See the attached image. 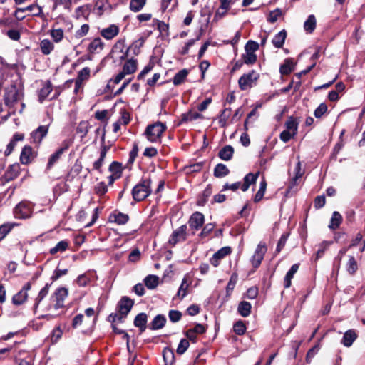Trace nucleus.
Returning <instances> with one entry per match:
<instances>
[{
  "label": "nucleus",
  "mask_w": 365,
  "mask_h": 365,
  "mask_svg": "<svg viewBox=\"0 0 365 365\" xmlns=\"http://www.w3.org/2000/svg\"><path fill=\"white\" fill-rule=\"evenodd\" d=\"M151 182L150 178H143L141 180L133 187L132 195L135 202L143 200L150 194Z\"/></svg>",
  "instance_id": "nucleus-1"
},
{
  "label": "nucleus",
  "mask_w": 365,
  "mask_h": 365,
  "mask_svg": "<svg viewBox=\"0 0 365 365\" xmlns=\"http://www.w3.org/2000/svg\"><path fill=\"white\" fill-rule=\"evenodd\" d=\"M20 96L21 94L16 86L11 85L5 88L4 100L5 105L9 110V113H15V105L17 104L20 100Z\"/></svg>",
  "instance_id": "nucleus-2"
},
{
  "label": "nucleus",
  "mask_w": 365,
  "mask_h": 365,
  "mask_svg": "<svg viewBox=\"0 0 365 365\" xmlns=\"http://www.w3.org/2000/svg\"><path fill=\"white\" fill-rule=\"evenodd\" d=\"M167 127L165 124L160 121H157L153 124H150L146 127L144 135L151 143H155L160 140L163 133L165 131Z\"/></svg>",
  "instance_id": "nucleus-3"
},
{
  "label": "nucleus",
  "mask_w": 365,
  "mask_h": 365,
  "mask_svg": "<svg viewBox=\"0 0 365 365\" xmlns=\"http://www.w3.org/2000/svg\"><path fill=\"white\" fill-rule=\"evenodd\" d=\"M260 75L255 70L252 69L249 72L244 73L238 79L239 88L241 91H246L257 85Z\"/></svg>",
  "instance_id": "nucleus-4"
},
{
  "label": "nucleus",
  "mask_w": 365,
  "mask_h": 365,
  "mask_svg": "<svg viewBox=\"0 0 365 365\" xmlns=\"http://www.w3.org/2000/svg\"><path fill=\"white\" fill-rule=\"evenodd\" d=\"M68 297V289L65 287H59L53 292L50 298V304L47 310L54 309L58 310L64 307V300Z\"/></svg>",
  "instance_id": "nucleus-5"
},
{
  "label": "nucleus",
  "mask_w": 365,
  "mask_h": 365,
  "mask_svg": "<svg viewBox=\"0 0 365 365\" xmlns=\"http://www.w3.org/2000/svg\"><path fill=\"white\" fill-rule=\"evenodd\" d=\"M125 165L118 161H113L108 166V171L110 175L107 177L108 180V185L112 186L115 180L122 178L123 170L126 169Z\"/></svg>",
  "instance_id": "nucleus-6"
},
{
  "label": "nucleus",
  "mask_w": 365,
  "mask_h": 365,
  "mask_svg": "<svg viewBox=\"0 0 365 365\" xmlns=\"http://www.w3.org/2000/svg\"><path fill=\"white\" fill-rule=\"evenodd\" d=\"M187 225H183L174 230L169 238L168 244L174 247L179 242H185L187 237Z\"/></svg>",
  "instance_id": "nucleus-7"
},
{
  "label": "nucleus",
  "mask_w": 365,
  "mask_h": 365,
  "mask_svg": "<svg viewBox=\"0 0 365 365\" xmlns=\"http://www.w3.org/2000/svg\"><path fill=\"white\" fill-rule=\"evenodd\" d=\"M110 145H105V135H103L101 138V146L100 156L97 160L93 163V170H96L99 173H103L102 167L105 162V159L108 151L110 150Z\"/></svg>",
  "instance_id": "nucleus-8"
},
{
  "label": "nucleus",
  "mask_w": 365,
  "mask_h": 365,
  "mask_svg": "<svg viewBox=\"0 0 365 365\" xmlns=\"http://www.w3.org/2000/svg\"><path fill=\"white\" fill-rule=\"evenodd\" d=\"M267 250V249L265 243L259 242L257 245L255 253L250 259V262L253 268L257 269L260 266Z\"/></svg>",
  "instance_id": "nucleus-9"
},
{
  "label": "nucleus",
  "mask_w": 365,
  "mask_h": 365,
  "mask_svg": "<svg viewBox=\"0 0 365 365\" xmlns=\"http://www.w3.org/2000/svg\"><path fill=\"white\" fill-rule=\"evenodd\" d=\"M38 153L35 151L30 145H25L20 154V162L23 165L31 164L37 157Z\"/></svg>",
  "instance_id": "nucleus-10"
},
{
  "label": "nucleus",
  "mask_w": 365,
  "mask_h": 365,
  "mask_svg": "<svg viewBox=\"0 0 365 365\" xmlns=\"http://www.w3.org/2000/svg\"><path fill=\"white\" fill-rule=\"evenodd\" d=\"M31 289V283L30 282H26L21 289L14 294L12 297V303L14 305H21L26 302L28 299V291Z\"/></svg>",
  "instance_id": "nucleus-11"
},
{
  "label": "nucleus",
  "mask_w": 365,
  "mask_h": 365,
  "mask_svg": "<svg viewBox=\"0 0 365 365\" xmlns=\"http://www.w3.org/2000/svg\"><path fill=\"white\" fill-rule=\"evenodd\" d=\"M48 132V125H40L36 130H33L31 134V143L37 145L41 143L43 138H45Z\"/></svg>",
  "instance_id": "nucleus-12"
},
{
  "label": "nucleus",
  "mask_w": 365,
  "mask_h": 365,
  "mask_svg": "<svg viewBox=\"0 0 365 365\" xmlns=\"http://www.w3.org/2000/svg\"><path fill=\"white\" fill-rule=\"evenodd\" d=\"M134 305V300L128 297H123L118 302L116 310L118 313L128 315Z\"/></svg>",
  "instance_id": "nucleus-13"
},
{
  "label": "nucleus",
  "mask_w": 365,
  "mask_h": 365,
  "mask_svg": "<svg viewBox=\"0 0 365 365\" xmlns=\"http://www.w3.org/2000/svg\"><path fill=\"white\" fill-rule=\"evenodd\" d=\"M232 252V248L230 246H225L218 250L210 258V264L217 267L220 263V260L225 258L226 256L230 255Z\"/></svg>",
  "instance_id": "nucleus-14"
},
{
  "label": "nucleus",
  "mask_w": 365,
  "mask_h": 365,
  "mask_svg": "<svg viewBox=\"0 0 365 365\" xmlns=\"http://www.w3.org/2000/svg\"><path fill=\"white\" fill-rule=\"evenodd\" d=\"M148 316L145 312H140L134 318L133 324L135 327L138 329L140 334L143 333L148 328Z\"/></svg>",
  "instance_id": "nucleus-15"
},
{
  "label": "nucleus",
  "mask_w": 365,
  "mask_h": 365,
  "mask_svg": "<svg viewBox=\"0 0 365 365\" xmlns=\"http://www.w3.org/2000/svg\"><path fill=\"white\" fill-rule=\"evenodd\" d=\"M20 173V165L19 163H14L8 168L7 170L4 175V177L1 178V180L3 178L6 182L13 180L16 178Z\"/></svg>",
  "instance_id": "nucleus-16"
},
{
  "label": "nucleus",
  "mask_w": 365,
  "mask_h": 365,
  "mask_svg": "<svg viewBox=\"0 0 365 365\" xmlns=\"http://www.w3.org/2000/svg\"><path fill=\"white\" fill-rule=\"evenodd\" d=\"M204 222V215L199 212H195L190 217L188 223L192 229L197 230L202 226Z\"/></svg>",
  "instance_id": "nucleus-17"
},
{
  "label": "nucleus",
  "mask_w": 365,
  "mask_h": 365,
  "mask_svg": "<svg viewBox=\"0 0 365 365\" xmlns=\"http://www.w3.org/2000/svg\"><path fill=\"white\" fill-rule=\"evenodd\" d=\"M13 213L18 219H27L33 214L32 207H14Z\"/></svg>",
  "instance_id": "nucleus-18"
},
{
  "label": "nucleus",
  "mask_w": 365,
  "mask_h": 365,
  "mask_svg": "<svg viewBox=\"0 0 365 365\" xmlns=\"http://www.w3.org/2000/svg\"><path fill=\"white\" fill-rule=\"evenodd\" d=\"M129 220V216L118 210L110 214L108 220L110 222H115L118 225H125Z\"/></svg>",
  "instance_id": "nucleus-19"
},
{
  "label": "nucleus",
  "mask_w": 365,
  "mask_h": 365,
  "mask_svg": "<svg viewBox=\"0 0 365 365\" xmlns=\"http://www.w3.org/2000/svg\"><path fill=\"white\" fill-rule=\"evenodd\" d=\"M167 319L165 315L157 314L152 322L148 325V328L150 330H158L165 326Z\"/></svg>",
  "instance_id": "nucleus-20"
},
{
  "label": "nucleus",
  "mask_w": 365,
  "mask_h": 365,
  "mask_svg": "<svg viewBox=\"0 0 365 365\" xmlns=\"http://www.w3.org/2000/svg\"><path fill=\"white\" fill-rule=\"evenodd\" d=\"M51 284L52 283H46L45 286L40 290L37 297L35 298L34 304L33 306V311L34 314L36 313L40 303L48 295Z\"/></svg>",
  "instance_id": "nucleus-21"
},
{
  "label": "nucleus",
  "mask_w": 365,
  "mask_h": 365,
  "mask_svg": "<svg viewBox=\"0 0 365 365\" xmlns=\"http://www.w3.org/2000/svg\"><path fill=\"white\" fill-rule=\"evenodd\" d=\"M119 34V27L115 24H110L108 27L101 31V35L107 40H111Z\"/></svg>",
  "instance_id": "nucleus-22"
},
{
  "label": "nucleus",
  "mask_w": 365,
  "mask_h": 365,
  "mask_svg": "<svg viewBox=\"0 0 365 365\" xmlns=\"http://www.w3.org/2000/svg\"><path fill=\"white\" fill-rule=\"evenodd\" d=\"M202 118V115L200 113L197 112H192V110H190L188 112L181 114L180 120L177 123V125L180 126L182 124L186 123L189 121H192L194 120H197Z\"/></svg>",
  "instance_id": "nucleus-23"
},
{
  "label": "nucleus",
  "mask_w": 365,
  "mask_h": 365,
  "mask_svg": "<svg viewBox=\"0 0 365 365\" xmlns=\"http://www.w3.org/2000/svg\"><path fill=\"white\" fill-rule=\"evenodd\" d=\"M295 66L293 58H286L280 66L279 72L282 76H288L294 70Z\"/></svg>",
  "instance_id": "nucleus-24"
},
{
  "label": "nucleus",
  "mask_w": 365,
  "mask_h": 365,
  "mask_svg": "<svg viewBox=\"0 0 365 365\" xmlns=\"http://www.w3.org/2000/svg\"><path fill=\"white\" fill-rule=\"evenodd\" d=\"M68 149V145L65 144L63 146L58 148L54 153H53L48 161L47 168L51 169L53 165L60 159L62 154Z\"/></svg>",
  "instance_id": "nucleus-25"
},
{
  "label": "nucleus",
  "mask_w": 365,
  "mask_h": 365,
  "mask_svg": "<svg viewBox=\"0 0 365 365\" xmlns=\"http://www.w3.org/2000/svg\"><path fill=\"white\" fill-rule=\"evenodd\" d=\"M125 38H120L118 39L115 43L113 45L111 52L110 55L111 56V58L114 59V61H116V56H118V55L121 53H123V51L125 49Z\"/></svg>",
  "instance_id": "nucleus-26"
},
{
  "label": "nucleus",
  "mask_w": 365,
  "mask_h": 365,
  "mask_svg": "<svg viewBox=\"0 0 365 365\" xmlns=\"http://www.w3.org/2000/svg\"><path fill=\"white\" fill-rule=\"evenodd\" d=\"M30 9H36V10H37L36 12H34L32 14L33 16H38L41 11V8L40 6L34 5V4H31V5H29L28 6L24 7V8H16L15 9V11L12 13V16H14L17 19V20L21 21V20L24 19L25 16H19V13L28 11Z\"/></svg>",
  "instance_id": "nucleus-27"
},
{
  "label": "nucleus",
  "mask_w": 365,
  "mask_h": 365,
  "mask_svg": "<svg viewBox=\"0 0 365 365\" xmlns=\"http://www.w3.org/2000/svg\"><path fill=\"white\" fill-rule=\"evenodd\" d=\"M299 267V264H293L289 270L287 272L284 279V287L285 289H288L292 285V279L294 277V274L298 271Z\"/></svg>",
  "instance_id": "nucleus-28"
},
{
  "label": "nucleus",
  "mask_w": 365,
  "mask_h": 365,
  "mask_svg": "<svg viewBox=\"0 0 365 365\" xmlns=\"http://www.w3.org/2000/svg\"><path fill=\"white\" fill-rule=\"evenodd\" d=\"M287 34L285 29L282 30L277 33L272 40V43L274 46L277 48H281L283 47Z\"/></svg>",
  "instance_id": "nucleus-29"
},
{
  "label": "nucleus",
  "mask_w": 365,
  "mask_h": 365,
  "mask_svg": "<svg viewBox=\"0 0 365 365\" xmlns=\"http://www.w3.org/2000/svg\"><path fill=\"white\" fill-rule=\"evenodd\" d=\"M146 41V38L141 36L136 41H134L129 46L128 50H130L133 56H138L141 50L140 48L143 46L145 42Z\"/></svg>",
  "instance_id": "nucleus-30"
},
{
  "label": "nucleus",
  "mask_w": 365,
  "mask_h": 365,
  "mask_svg": "<svg viewBox=\"0 0 365 365\" xmlns=\"http://www.w3.org/2000/svg\"><path fill=\"white\" fill-rule=\"evenodd\" d=\"M138 68V61L137 59H135L133 58H131L130 59H127L125 63H124L123 66V71L128 75V74H133L134 73Z\"/></svg>",
  "instance_id": "nucleus-31"
},
{
  "label": "nucleus",
  "mask_w": 365,
  "mask_h": 365,
  "mask_svg": "<svg viewBox=\"0 0 365 365\" xmlns=\"http://www.w3.org/2000/svg\"><path fill=\"white\" fill-rule=\"evenodd\" d=\"M234 154V148L232 146L227 145L224 146L218 153V157L225 161L230 160Z\"/></svg>",
  "instance_id": "nucleus-32"
},
{
  "label": "nucleus",
  "mask_w": 365,
  "mask_h": 365,
  "mask_svg": "<svg viewBox=\"0 0 365 365\" xmlns=\"http://www.w3.org/2000/svg\"><path fill=\"white\" fill-rule=\"evenodd\" d=\"M357 334L353 329L346 331L341 339V343L344 346L349 347L352 345L353 342L356 339Z\"/></svg>",
  "instance_id": "nucleus-33"
},
{
  "label": "nucleus",
  "mask_w": 365,
  "mask_h": 365,
  "mask_svg": "<svg viewBox=\"0 0 365 365\" xmlns=\"http://www.w3.org/2000/svg\"><path fill=\"white\" fill-rule=\"evenodd\" d=\"M52 83L47 81L38 92V101L43 103L52 91Z\"/></svg>",
  "instance_id": "nucleus-34"
},
{
  "label": "nucleus",
  "mask_w": 365,
  "mask_h": 365,
  "mask_svg": "<svg viewBox=\"0 0 365 365\" xmlns=\"http://www.w3.org/2000/svg\"><path fill=\"white\" fill-rule=\"evenodd\" d=\"M259 173H257L255 174L252 173H250L247 174L244 178V182L242 184V186L240 187V189L245 192L248 190L250 185L252 183H255L257 177H258Z\"/></svg>",
  "instance_id": "nucleus-35"
},
{
  "label": "nucleus",
  "mask_w": 365,
  "mask_h": 365,
  "mask_svg": "<svg viewBox=\"0 0 365 365\" xmlns=\"http://www.w3.org/2000/svg\"><path fill=\"white\" fill-rule=\"evenodd\" d=\"M252 305L247 301H242L239 303L237 307L238 314L243 317H247L251 314Z\"/></svg>",
  "instance_id": "nucleus-36"
},
{
  "label": "nucleus",
  "mask_w": 365,
  "mask_h": 365,
  "mask_svg": "<svg viewBox=\"0 0 365 365\" xmlns=\"http://www.w3.org/2000/svg\"><path fill=\"white\" fill-rule=\"evenodd\" d=\"M189 74V70L183 68L178 71L173 78V83L175 86H180L183 83Z\"/></svg>",
  "instance_id": "nucleus-37"
},
{
  "label": "nucleus",
  "mask_w": 365,
  "mask_h": 365,
  "mask_svg": "<svg viewBox=\"0 0 365 365\" xmlns=\"http://www.w3.org/2000/svg\"><path fill=\"white\" fill-rule=\"evenodd\" d=\"M299 120L294 116H289L285 122V128L291 131L294 135H297L298 130Z\"/></svg>",
  "instance_id": "nucleus-38"
},
{
  "label": "nucleus",
  "mask_w": 365,
  "mask_h": 365,
  "mask_svg": "<svg viewBox=\"0 0 365 365\" xmlns=\"http://www.w3.org/2000/svg\"><path fill=\"white\" fill-rule=\"evenodd\" d=\"M230 173V170L223 163H218L214 168L213 175L215 178H223Z\"/></svg>",
  "instance_id": "nucleus-39"
},
{
  "label": "nucleus",
  "mask_w": 365,
  "mask_h": 365,
  "mask_svg": "<svg viewBox=\"0 0 365 365\" xmlns=\"http://www.w3.org/2000/svg\"><path fill=\"white\" fill-rule=\"evenodd\" d=\"M16 28V27L10 29L1 28V33L6 35L10 39L13 41H19L21 37V33Z\"/></svg>",
  "instance_id": "nucleus-40"
},
{
  "label": "nucleus",
  "mask_w": 365,
  "mask_h": 365,
  "mask_svg": "<svg viewBox=\"0 0 365 365\" xmlns=\"http://www.w3.org/2000/svg\"><path fill=\"white\" fill-rule=\"evenodd\" d=\"M40 49L43 55H49L54 49V44L49 39H43L40 42Z\"/></svg>",
  "instance_id": "nucleus-41"
},
{
  "label": "nucleus",
  "mask_w": 365,
  "mask_h": 365,
  "mask_svg": "<svg viewBox=\"0 0 365 365\" xmlns=\"http://www.w3.org/2000/svg\"><path fill=\"white\" fill-rule=\"evenodd\" d=\"M104 47V43L100 37L95 38L88 45V51L91 53L96 52L98 50H102Z\"/></svg>",
  "instance_id": "nucleus-42"
},
{
  "label": "nucleus",
  "mask_w": 365,
  "mask_h": 365,
  "mask_svg": "<svg viewBox=\"0 0 365 365\" xmlns=\"http://www.w3.org/2000/svg\"><path fill=\"white\" fill-rule=\"evenodd\" d=\"M163 357L165 365H173L175 361V354L172 349L165 347L163 350Z\"/></svg>",
  "instance_id": "nucleus-43"
},
{
  "label": "nucleus",
  "mask_w": 365,
  "mask_h": 365,
  "mask_svg": "<svg viewBox=\"0 0 365 365\" xmlns=\"http://www.w3.org/2000/svg\"><path fill=\"white\" fill-rule=\"evenodd\" d=\"M69 246V242L67 240H61L58 242L55 247L50 249V254L52 255H56L58 252H63L66 251Z\"/></svg>",
  "instance_id": "nucleus-44"
},
{
  "label": "nucleus",
  "mask_w": 365,
  "mask_h": 365,
  "mask_svg": "<svg viewBox=\"0 0 365 365\" xmlns=\"http://www.w3.org/2000/svg\"><path fill=\"white\" fill-rule=\"evenodd\" d=\"M6 13H4V18H1V26L3 28H13L16 27L19 24L17 19L13 16H5Z\"/></svg>",
  "instance_id": "nucleus-45"
},
{
  "label": "nucleus",
  "mask_w": 365,
  "mask_h": 365,
  "mask_svg": "<svg viewBox=\"0 0 365 365\" xmlns=\"http://www.w3.org/2000/svg\"><path fill=\"white\" fill-rule=\"evenodd\" d=\"M316 28V18L314 15L311 14L308 16L307 19L305 21L304 24V30L309 33L312 34Z\"/></svg>",
  "instance_id": "nucleus-46"
},
{
  "label": "nucleus",
  "mask_w": 365,
  "mask_h": 365,
  "mask_svg": "<svg viewBox=\"0 0 365 365\" xmlns=\"http://www.w3.org/2000/svg\"><path fill=\"white\" fill-rule=\"evenodd\" d=\"M342 222V216L339 212H334L330 220L329 227L331 230L337 229Z\"/></svg>",
  "instance_id": "nucleus-47"
},
{
  "label": "nucleus",
  "mask_w": 365,
  "mask_h": 365,
  "mask_svg": "<svg viewBox=\"0 0 365 365\" xmlns=\"http://www.w3.org/2000/svg\"><path fill=\"white\" fill-rule=\"evenodd\" d=\"M144 282L148 289H153L158 286L159 282V277L156 275L150 274L145 278Z\"/></svg>",
  "instance_id": "nucleus-48"
},
{
  "label": "nucleus",
  "mask_w": 365,
  "mask_h": 365,
  "mask_svg": "<svg viewBox=\"0 0 365 365\" xmlns=\"http://www.w3.org/2000/svg\"><path fill=\"white\" fill-rule=\"evenodd\" d=\"M138 145L137 143H135L133 145L132 150L129 153V158L128 160V162L125 165V168H129L132 166L134 161L135 160L136 157L138 156Z\"/></svg>",
  "instance_id": "nucleus-49"
},
{
  "label": "nucleus",
  "mask_w": 365,
  "mask_h": 365,
  "mask_svg": "<svg viewBox=\"0 0 365 365\" xmlns=\"http://www.w3.org/2000/svg\"><path fill=\"white\" fill-rule=\"evenodd\" d=\"M188 287L189 284L187 283V279L186 277H184L178 289L176 297H178L180 299H182L187 294Z\"/></svg>",
  "instance_id": "nucleus-50"
},
{
  "label": "nucleus",
  "mask_w": 365,
  "mask_h": 365,
  "mask_svg": "<svg viewBox=\"0 0 365 365\" xmlns=\"http://www.w3.org/2000/svg\"><path fill=\"white\" fill-rule=\"evenodd\" d=\"M358 269V264L354 256H350L346 264V270L351 275L355 274Z\"/></svg>",
  "instance_id": "nucleus-51"
},
{
  "label": "nucleus",
  "mask_w": 365,
  "mask_h": 365,
  "mask_svg": "<svg viewBox=\"0 0 365 365\" xmlns=\"http://www.w3.org/2000/svg\"><path fill=\"white\" fill-rule=\"evenodd\" d=\"M295 176L291 180L290 185H289V190L292 189V187L297 184V180L302 176L304 173L303 172H302L300 162L297 163L295 167Z\"/></svg>",
  "instance_id": "nucleus-52"
},
{
  "label": "nucleus",
  "mask_w": 365,
  "mask_h": 365,
  "mask_svg": "<svg viewBox=\"0 0 365 365\" xmlns=\"http://www.w3.org/2000/svg\"><path fill=\"white\" fill-rule=\"evenodd\" d=\"M145 4L146 0H130L129 5L130 9L134 12L140 11Z\"/></svg>",
  "instance_id": "nucleus-53"
},
{
  "label": "nucleus",
  "mask_w": 365,
  "mask_h": 365,
  "mask_svg": "<svg viewBox=\"0 0 365 365\" xmlns=\"http://www.w3.org/2000/svg\"><path fill=\"white\" fill-rule=\"evenodd\" d=\"M246 326L242 320H238L233 324L234 332L239 336L245 334L246 332Z\"/></svg>",
  "instance_id": "nucleus-54"
},
{
  "label": "nucleus",
  "mask_w": 365,
  "mask_h": 365,
  "mask_svg": "<svg viewBox=\"0 0 365 365\" xmlns=\"http://www.w3.org/2000/svg\"><path fill=\"white\" fill-rule=\"evenodd\" d=\"M242 59L245 64L253 65L257 62V56L254 53L245 52L242 55Z\"/></svg>",
  "instance_id": "nucleus-55"
},
{
  "label": "nucleus",
  "mask_w": 365,
  "mask_h": 365,
  "mask_svg": "<svg viewBox=\"0 0 365 365\" xmlns=\"http://www.w3.org/2000/svg\"><path fill=\"white\" fill-rule=\"evenodd\" d=\"M282 16V11L280 9L277 8L273 11H269L267 20L271 24L275 23L278 19Z\"/></svg>",
  "instance_id": "nucleus-56"
},
{
  "label": "nucleus",
  "mask_w": 365,
  "mask_h": 365,
  "mask_svg": "<svg viewBox=\"0 0 365 365\" xmlns=\"http://www.w3.org/2000/svg\"><path fill=\"white\" fill-rule=\"evenodd\" d=\"M19 223L7 222L1 225V240L12 230L14 227L19 226Z\"/></svg>",
  "instance_id": "nucleus-57"
},
{
  "label": "nucleus",
  "mask_w": 365,
  "mask_h": 365,
  "mask_svg": "<svg viewBox=\"0 0 365 365\" xmlns=\"http://www.w3.org/2000/svg\"><path fill=\"white\" fill-rule=\"evenodd\" d=\"M238 280V275L236 272H234L230 276V280L227 283V287H226V292L227 294L230 295V293L233 291L237 282Z\"/></svg>",
  "instance_id": "nucleus-58"
},
{
  "label": "nucleus",
  "mask_w": 365,
  "mask_h": 365,
  "mask_svg": "<svg viewBox=\"0 0 365 365\" xmlns=\"http://www.w3.org/2000/svg\"><path fill=\"white\" fill-rule=\"evenodd\" d=\"M108 184L106 185L105 182L101 181L98 182L94 187L95 193L99 196L104 195L108 192Z\"/></svg>",
  "instance_id": "nucleus-59"
},
{
  "label": "nucleus",
  "mask_w": 365,
  "mask_h": 365,
  "mask_svg": "<svg viewBox=\"0 0 365 365\" xmlns=\"http://www.w3.org/2000/svg\"><path fill=\"white\" fill-rule=\"evenodd\" d=\"M289 236V232H284L281 235L275 250L276 253H279L281 250L284 248Z\"/></svg>",
  "instance_id": "nucleus-60"
},
{
  "label": "nucleus",
  "mask_w": 365,
  "mask_h": 365,
  "mask_svg": "<svg viewBox=\"0 0 365 365\" xmlns=\"http://www.w3.org/2000/svg\"><path fill=\"white\" fill-rule=\"evenodd\" d=\"M50 34L56 43L60 42L64 36V32L62 29H51Z\"/></svg>",
  "instance_id": "nucleus-61"
},
{
  "label": "nucleus",
  "mask_w": 365,
  "mask_h": 365,
  "mask_svg": "<svg viewBox=\"0 0 365 365\" xmlns=\"http://www.w3.org/2000/svg\"><path fill=\"white\" fill-rule=\"evenodd\" d=\"M89 128V123L87 121L83 120L80 122L76 128V131L78 133L81 134V137L83 138L87 135Z\"/></svg>",
  "instance_id": "nucleus-62"
},
{
  "label": "nucleus",
  "mask_w": 365,
  "mask_h": 365,
  "mask_svg": "<svg viewBox=\"0 0 365 365\" xmlns=\"http://www.w3.org/2000/svg\"><path fill=\"white\" fill-rule=\"evenodd\" d=\"M190 346V342L187 339H182L178 346L176 352L179 355L183 354Z\"/></svg>",
  "instance_id": "nucleus-63"
},
{
  "label": "nucleus",
  "mask_w": 365,
  "mask_h": 365,
  "mask_svg": "<svg viewBox=\"0 0 365 365\" xmlns=\"http://www.w3.org/2000/svg\"><path fill=\"white\" fill-rule=\"evenodd\" d=\"M211 194H212L211 189H210V188L205 189L203 191L202 195L199 197V199L197 202V205H204L205 203H207L208 201V198L210 197Z\"/></svg>",
  "instance_id": "nucleus-64"
}]
</instances>
